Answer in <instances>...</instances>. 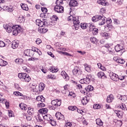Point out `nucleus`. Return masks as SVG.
<instances>
[{
    "label": "nucleus",
    "mask_w": 127,
    "mask_h": 127,
    "mask_svg": "<svg viewBox=\"0 0 127 127\" xmlns=\"http://www.w3.org/2000/svg\"><path fill=\"white\" fill-rule=\"evenodd\" d=\"M72 11H70V16L67 17V20L68 21H73V25L72 26L73 30H78V29H79V27H80L79 18L73 15V14H72Z\"/></svg>",
    "instance_id": "obj_1"
},
{
    "label": "nucleus",
    "mask_w": 127,
    "mask_h": 127,
    "mask_svg": "<svg viewBox=\"0 0 127 127\" xmlns=\"http://www.w3.org/2000/svg\"><path fill=\"white\" fill-rule=\"evenodd\" d=\"M18 77L23 82H27V83H28V82H30V80H31L29 75L26 74V73L21 72L18 73Z\"/></svg>",
    "instance_id": "obj_2"
},
{
    "label": "nucleus",
    "mask_w": 127,
    "mask_h": 127,
    "mask_svg": "<svg viewBox=\"0 0 127 127\" xmlns=\"http://www.w3.org/2000/svg\"><path fill=\"white\" fill-rule=\"evenodd\" d=\"M72 73L74 76H76V77H80V76L83 74V71L80 67L75 66L72 70Z\"/></svg>",
    "instance_id": "obj_3"
},
{
    "label": "nucleus",
    "mask_w": 127,
    "mask_h": 127,
    "mask_svg": "<svg viewBox=\"0 0 127 127\" xmlns=\"http://www.w3.org/2000/svg\"><path fill=\"white\" fill-rule=\"evenodd\" d=\"M97 19L99 25H104L106 23V18L104 15H97Z\"/></svg>",
    "instance_id": "obj_4"
},
{
    "label": "nucleus",
    "mask_w": 127,
    "mask_h": 127,
    "mask_svg": "<svg viewBox=\"0 0 127 127\" xmlns=\"http://www.w3.org/2000/svg\"><path fill=\"white\" fill-rule=\"evenodd\" d=\"M12 34L16 36L20 32L21 30V28L18 25L12 26Z\"/></svg>",
    "instance_id": "obj_5"
},
{
    "label": "nucleus",
    "mask_w": 127,
    "mask_h": 127,
    "mask_svg": "<svg viewBox=\"0 0 127 127\" xmlns=\"http://www.w3.org/2000/svg\"><path fill=\"white\" fill-rule=\"evenodd\" d=\"M61 100L60 99H55L52 100L51 102V104L52 106H54L56 109L58 108V107H60L61 106Z\"/></svg>",
    "instance_id": "obj_6"
},
{
    "label": "nucleus",
    "mask_w": 127,
    "mask_h": 127,
    "mask_svg": "<svg viewBox=\"0 0 127 127\" xmlns=\"http://www.w3.org/2000/svg\"><path fill=\"white\" fill-rule=\"evenodd\" d=\"M109 76L110 77L111 80H112L113 81H115V82H118V81L120 80V77H119V75L113 72H111L109 73Z\"/></svg>",
    "instance_id": "obj_7"
},
{
    "label": "nucleus",
    "mask_w": 127,
    "mask_h": 127,
    "mask_svg": "<svg viewBox=\"0 0 127 127\" xmlns=\"http://www.w3.org/2000/svg\"><path fill=\"white\" fill-rule=\"evenodd\" d=\"M46 22V19H43V21L41 20L37 19L36 20V24L39 26L40 27H44L45 26V22Z\"/></svg>",
    "instance_id": "obj_8"
},
{
    "label": "nucleus",
    "mask_w": 127,
    "mask_h": 127,
    "mask_svg": "<svg viewBox=\"0 0 127 127\" xmlns=\"http://www.w3.org/2000/svg\"><path fill=\"white\" fill-rule=\"evenodd\" d=\"M55 10L59 13H62L64 12V7L62 6L56 5L54 8Z\"/></svg>",
    "instance_id": "obj_9"
},
{
    "label": "nucleus",
    "mask_w": 127,
    "mask_h": 127,
    "mask_svg": "<svg viewBox=\"0 0 127 127\" xmlns=\"http://www.w3.org/2000/svg\"><path fill=\"white\" fill-rule=\"evenodd\" d=\"M124 45L123 44H118L115 47V50L116 52H120L122 51L124 49Z\"/></svg>",
    "instance_id": "obj_10"
},
{
    "label": "nucleus",
    "mask_w": 127,
    "mask_h": 127,
    "mask_svg": "<svg viewBox=\"0 0 127 127\" xmlns=\"http://www.w3.org/2000/svg\"><path fill=\"white\" fill-rule=\"evenodd\" d=\"M24 55L25 56L32 57V56L34 55V52H33L31 50H26L24 51Z\"/></svg>",
    "instance_id": "obj_11"
},
{
    "label": "nucleus",
    "mask_w": 127,
    "mask_h": 127,
    "mask_svg": "<svg viewBox=\"0 0 127 127\" xmlns=\"http://www.w3.org/2000/svg\"><path fill=\"white\" fill-rule=\"evenodd\" d=\"M4 29H6V31L8 33H10L11 31H12V26H11V24H7L3 26Z\"/></svg>",
    "instance_id": "obj_12"
},
{
    "label": "nucleus",
    "mask_w": 127,
    "mask_h": 127,
    "mask_svg": "<svg viewBox=\"0 0 127 127\" xmlns=\"http://www.w3.org/2000/svg\"><path fill=\"white\" fill-rule=\"evenodd\" d=\"M55 116L57 120H60V121H64L65 120L64 115H62L60 112H57Z\"/></svg>",
    "instance_id": "obj_13"
},
{
    "label": "nucleus",
    "mask_w": 127,
    "mask_h": 127,
    "mask_svg": "<svg viewBox=\"0 0 127 127\" xmlns=\"http://www.w3.org/2000/svg\"><path fill=\"white\" fill-rule=\"evenodd\" d=\"M19 45V41L14 40L12 42L11 47L13 49H16Z\"/></svg>",
    "instance_id": "obj_14"
},
{
    "label": "nucleus",
    "mask_w": 127,
    "mask_h": 127,
    "mask_svg": "<svg viewBox=\"0 0 127 127\" xmlns=\"http://www.w3.org/2000/svg\"><path fill=\"white\" fill-rule=\"evenodd\" d=\"M78 4V2L76 0H70L69 2L70 7H75V6H77Z\"/></svg>",
    "instance_id": "obj_15"
},
{
    "label": "nucleus",
    "mask_w": 127,
    "mask_h": 127,
    "mask_svg": "<svg viewBox=\"0 0 127 127\" xmlns=\"http://www.w3.org/2000/svg\"><path fill=\"white\" fill-rule=\"evenodd\" d=\"M3 8L8 12H12L14 10V8L12 6H4Z\"/></svg>",
    "instance_id": "obj_16"
},
{
    "label": "nucleus",
    "mask_w": 127,
    "mask_h": 127,
    "mask_svg": "<svg viewBox=\"0 0 127 127\" xmlns=\"http://www.w3.org/2000/svg\"><path fill=\"white\" fill-rule=\"evenodd\" d=\"M105 47L107 48L108 51L110 54H113L114 53V48H112L110 44H107L105 45Z\"/></svg>",
    "instance_id": "obj_17"
},
{
    "label": "nucleus",
    "mask_w": 127,
    "mask_h": 127,
    "mask_svg": "<svg viewBox=\"0 0 127 127\" xmlns=\"http://www.w3.org/2000/svg\"><path fill=\"white\" fill-rule=\"evenodd\" d=\"M61 75H62V77L65 80V81H68L69 80V75L67 74L65 71H62L61 73Z\"/></svg>",
    "instance_id": "obj_18"
},
{
    "label": "nucleus",
    "mask_w": 127,
    "mask_h": 127,
    "mask_svg": "<svg viewBox=\"0 0 127 127\" xmlns=\"http://www.w3.org/2000/svg\"><path fill=\"white\" fill-rule=\"evenodd\" d=\"M85 90L82 92L83 94L86 93V91H87V92H92V91L94 90V87L92 85H88L87 87L85 88Z\"/></svg>",
    "instance_id": "obj_19"
},
{
    "label": "nucleus",
    "mask_w": 127,
    "mask_h": 127,
    "mask_svg": "<svg viewBox=\"0 0 127 127\" xmlns=\"http://www.w3.org/2000/svg\"><path fill=\"white\" fill-rule=\"evenodd\" d=\"M101 36L105 39H109L111 37V34L109 33L104 32L101 33Z\"/></svg>",
    "instance_id": "obj_20"
},
{
    "label": "nucleus",
    "mask_w": 127,
    "mask_h": 127,
    "mask_svg": "<svg viewBox=\"0 0 127 127\" xmlns=\"http://www.w3.org/2000/svg\"><path fill=\"white\" fill-rule=\"evenodd\" d=\"M117 97L120 100H121L123 102H126L127 100V95H122L121 94H118Z\"/></svg>",
    "instance_id": "obj_21"
},
{
    "label": "nucleus",
    "mask_w": 127,
    "mask_h": 127,
    "mask_svg": "<svg viewBox=\"0 0 127 127\" xmlns=\"http://www.w3.org/2000/svg\"><path fill=\"white\" fill-rule=\"evenodd\" d=\"M97 76L98 78H101V79H107V76L105 75V73H104L103 71L98 72Z\"/></svg>",
    "instance_id": "obj_22"
},
{
    "label": "nucleus",
    "mask_w": 127,
    "mask_h": 127,
    "mask_svg": "<svg viewBox=\"0 0 127 127\" xmlns=\"http://www.w3.org/2000/svg\"><path fill=\"white\" fill-rule=\"evenodd\" d=\"M115 99V97H114V95L112 94L109 95L107 98L106 101L107 103H112L113 101H114V99Z\"/></svg>",
    "instance_id": "obj_23"
},
{
    "label": "nucleus",
    "mask_w": 127,
    "mask_h": 127,
    "mask_svg": "<svg viewBox=\"0 0 127 127\" xmlns=\"http://www.w3.org/2000/svg\"><path fill=\"white\" fill-rule=\"evenodd\" d=\"M84 84H90L91 82V76L89 75H86V78H84Z\"/></svg>",
    "instance_id": "obj_24"
},
{
    "label": "nucleus",
    "mask_w": 127,
    "mask_h": 127,
    "mask_svg": "<svg viewBox=\"0 0 127 127\" xmlns=\"http://www.w3.org/2000/svg\"><path fill=\"white\" fill-rule=\"evenodd\" d=\"M115 114L119 118V119H123V116H124V113L121 111H115Z\"/></svg>",
    "instance_id": "obj_25"
},
{
    "label": "nucleus",
    "mask_w": 127,
    "mask_h": 127,
    "mask_svg": "<svg viewBox=\"0 0 127 127\" xmlns=\"http://www.w3.org/2000/svg\"><path fill=\"white\" fill-rule=\"evenodd\" d=\"M84 69L86 72H88V73H91L92 72V70L91 69V65L85 64H84Z\"/></svg>",
    "instance_id": "obj_26"
},
{
    "label": "nucleus",
    "mask_w": 127,
    "mask_h": 127,
    "mask_svg": "<svg viewBox=\"0 0 127 127\" xmlns=\"http://www.w3.org/2000/svg\"><path fill=\"white\" fill-rule=\"evenodd\" d=\"M43 118V116H42V114H38L36 116V119L38 123H41L43 120H42V118Z\"/></svg>",
    "instance_id": "obj_27"
},
{
    "label": "nucleus",
    "mask_w": 127,
    "mask_h": 127,
    "mask_svg": "<svg viewBox=\"0 0 127 127\" xmlns=\"http://www.w3.org/2000/svg\"><path fill=\"white\" fill-rule=\"evenodd\" d=\"M31 50L33 51V52H37L39 56L42 55V53L39 50V49H37V48L33 47L32 48V50Z\"/></svg>",
    "instance_id": "obj_28"
},
{
    "label": "nucleus",
    "mask_w": 127,
    "mask_h": 127,
    "mask_svg": "<svg viewBox=\"0 0 127 127\" xmlns=\"http://www.w3.org/2000/svg\"><path fill=\"white\" fill-rule=\"evenodd\" d=\"M43 118L44 120H45V121H48V122H50L52 120L51 119H52L51 115L48 114L43 116Z\"/></svg>",
    "instance_id": "obj_29"
},
{
    "label": "nucleus",
    "mask_w": 127,
    "mask_h": 127,
    "mask_svg": "<svg viewBox=\"0 0 127 127\" xmlns=\"http://www.w3.org/2000/svg\"><path fill=\"white\" fill-rule=\"evenodd\" d=\"M19 107L22 110V111H26L27 110V105L24 103L20 104Z\"/></svg>",
    "instance_id": "obj_30"
},
{
    "label": "nucleus",
    "mask_w": 127,
    "mask_h": 127,
    "mask_svg": "<svg viewBox=\"0 0 127 127\" xmlns=\"http://www.w3.org/2000/svg\"><path fill=\"white\" fill-rule=\"evenodd\" d=\"M36 100L38 102H45V98L43 97V96H38L36 97Z\"/></svg>",
    "instance_id": "obj_31"
},
{
    "label": "nucleus",
    "mask_w": 127,
    "mask_h": 127,
    "mask_svg": "<svg viewBox=\"0 0 127 127\" xmlns=\"http://www.w3.org/2000/svg\"><path fill=\"white\" fill-rule=\"evenodd\" d=\"M38 31L40 33H46L47 31H48V29L47 28H41L39 27Z\"/></svg>",
    "instance_id": "obj_32"
},
{
    "label": "nucleus",
    "mask_w": 127,
    "mask_h": 127,
    "mask_svg": "<svg viewBox=\"0 0 127 127\" xmlns=\"http://www.w3.org/2000/svg\"><path fill=\"white\" fill-rule=\"evenodd\" d=\"M48 112V109H47V108H42L39 110V113H40V114H41V115H42V114H47Z\"/></svg>",
    "instance_id": "obj_33"
},
{
    "label": "nucleus",
    "mask_w": 127,
    "mask_h": 127,
    "mask_svg": "<svg viewBox=\"0 0 127 127\" xmlns=\"http://www.w3.org/2000/svg\"><path fill=\"white\" fill-rule=\"evenodd\" d=\"M45 88V85L43 82H41L39 84V88L40 92H42L43 90H44V88Z\"/></svg>",
    "instance_id": "obj_34"
},
{
    "label": "nucleus",
    "mask_w": 127,
    "mask_h": 127,
    "mask_svg": "<svg viewBox=\"0 0 127 127\" xmlns=\"http://www.w3.org/2000/svg\"><path fill=\"white\" fill-rule=\"evenodd\" d=\"M13 94L15 95V96H20V97H22V99H24L25 98V96H24L22 93H21L19 91H14L13 92Z\"/></svg>",
    "instance_id": "obj_35"
},
{
    "label": "nucleus",
    "mask_w": 127,
    "mask_h": 127,
    "mask_svg": "<svg viewBox=\"0 0 127 127\" xmlns=\"http://www.w3.org/2000/svg\"><path fill=\"white\" fill-rule=\"evenodd\" d=\"M50 72H52V73H56L58 72V69L55 67V66H50Z\"/></svg>",
    "instance_id": "obj_36"
},
{
    "label": "nucleus",
    "mask_w": 127,
    "mask_h": 127,
    "mask_svg": "<svg viewBox=\"0 0 127 127\" xmlns=\"http://www.w3.org/2000/svg\"><path fill=\"white\" fill-rule=\"evenodd\" d=\"M88 102L89 100H88L87 97H83V99L81 100V103L82 105H87Z\"/></svg>",
    "instance_id": "obj_37"
},
{
    "label": "nucleus",
    "mask_w": 127,
    "mask_h": 127,
    "mask_svg": "<svg viewBox=\"0 0 127 127\" xmlns=\"http://www.w3.org/2000/svg\"><path fill=\"white\" fill-rule=\"evenodd\" d=\"M7 65V63L6 61H3L2 59H0V66L2 67H4Z\"/></svg>",
    "instance_id": "obj_38"
},
{
    "label": "nucleus",
    "mask_w": 127,
    "mask_h": 127,
    "mask_svg": "<svg viewBox=\"0 0 127 127\" xmlns=\"http://www.w3.org/2000/svg\"><path fill=\"white\" fill-rule=\"evenodd\" d=\"M15 62L17 63V64H20L21 65L22 64H23V59H16L15 60Z\"/></svg>",
    "instance_id": "obj_39"
},
{
    "label": "nucleus",
    "mask_w": 127,
    "mask_h": 127,
    "mask_svg": "<svg viewBox=\"0 0 127 127\" xmlns=\"http://www.w3.org/2000/svg\"><path fill=\"white\" fill-rule=\"evenodd\" d=\"M24 20H25V19L24 18V17L23 16H20L18 18V21L20 23H22V22H24Z\"/></svg>",
    "instance_id": "obj_40"
},
{
    "label": "nucleus",
    "mask_w": 127,
    "mask_h": 127,
    "mask_svg": "<svg viewBox=\"0 0 127 127\" xmlns=\"http://www.w3.org/2000/svg\"><path fill=\"white\" fill-rule=\"evenodd\" d=\"M88 24L86 23H81L80 26L82 29H86V28H88Z\"/></svg>",
    "instance_id": "obj_41"
},
{
    "label": "nucleus",
    "mask_w": 127,
    "mask_h": 127,
    "mask_svg": "<svg viewBox=\"0 0 127 127\" xmlns=\"http://www.w3.org/2000/svg\"><path fill=\"white\" fill-rule=\"evenodd\" d=\"M90 41L92 43H93V44H95L98 43V40L97 39V38L94 37H91L90 38Z\"/></svg>",
    "instance_id": "obj_42"
},
{
    "label": "nucleus",
    "mask_w": 127,
    "mask_h": 127,
    "mask_svg": "<svg viewBox=\"0 0 127 127\" xmlns=\"http://www.w3.org/2000/svg\"><path fill=\"white\" fill-rule=\"evenodd\" d=\"M96 122L98 126H103V125H104V123H103L102 120L100 119H97L96 120Z\"/></svg>",
    "instance_id": "obj_43"
},
{
    "label": "nucleus",
    "mask_w": 127,
    "mask_h": 127,
    "mask_svg": "<svg viewBox=\"0 0 127 127\" xmlns=\"http://www.w3.org/2000/svg\"><path fill=\"white\" fill-rule=\"evenodd\" d=\"M21 8L23 9V10H28L29 8H28V6L26 4H22L21 5Z\"/></svg>",
    "instance_id": "obj_44"
},
{
    "label": "nucleus",
    "mask_w": 127,
    "mask_h": 127,
    "mask_svg": "<svg viewBox=\"0 0 127 127\" xmlns=\"http://www.w3.org/2000/svg\"><path fill=\"white\" fill-rule=\"evenodd\" d=\"M97 2L99 4H101V5H107L106 1L104 0H98Z\"/></svg>",
    "instance_id": "obj_45"
},
{
    "label": "nucleus",
    "mask_w": 127,
    "mask_h": 127,
    "mask_svg": "<svg viewBox=\"0 0 127 127\" xmlns=\"http://www.w3.org/2000/svg\"><path fill=\"white\" fill-rule=\"evenodd\" d=\"M87 27H88L89 31H92L96 27L92 24H88Z\"/></svg>",
    "instance_id": "obj_46"
},
{
    "label": "nucleus",
    "mask_w": 127,
    "mask_h": 127,
    "mask_svg": "<svg viewBox=\"0 0 127 127\" xmlns=\"http://www.w3.org/2000/svg\"><path fill=\"white\" fill-rule=\"evenodd\" d=\"M68 109L69 111H77V110H78V108H77V107L73 106H69Z\"/></svg>",
    "instance_id": "obj_47"
},
{
    "label": "nucleus",
    "mask_w": 127,
    "mask_h": 127,
    "mask_svg": "<svg viewBox=\"0 0 127 127\" xmlns=\"http://www.w3.org/2000/svg\"><path fill=\"white\" fill-rule=\"evenodd\" d=\"M56 3L57 5L61 6L64 4L63 0H57Z\"/></svg>",
    "instance_id": "obj_48"
},
{
    "label": "nucleus",
    "mask_w": 127,
    "mask_h": 127,
    "mask_svg": "<svg viewBox=\"0 0 127 127\" xmlns=\"http://www.w3.org/2000/svg\"><path fill=\"white\" fill-rule=\"evenodd\" d=\"M27 113L28 114H29V115H32V114L34 113V111H33V108L29 107L28 108Z\"/></svg>",
    "instance_id": "obj_49"
},
{
    "label": "nucleus",
    "mask_w": 127,
    "mask_h": 127,
    "mask_svg": "<svg viewBox=\"0 0 127 127\" xmlns=\"http://www.w3.org/2000/svg\"><path fill=\"white\" fill-rule=\"evenodd\" d=\"M44 102H39L37 104L38 108H43V107H45V104L43 103Z\"/></svg>",
    "instance_id": "obj_50"
},
{
    "label": "nucleus",
    "mask_w": 127,
    "mask_h": 127,
    "mask_svg": "<svg viewBox=\"0 0 127 127\" xmlns=\"http://www.w3.org/2000/svg\"><path fill=\"white\" fill-rule=\"evenodd\" d=\"M91 31L92 32L93 35H97L98 34V28H96V27Z\"/></svg>",
    "instance_id": "obj_51"
},
{
    "label": "nucleus",
    "mask_w": 127,
    "mask_h": 127,
    "mask_svg": "<svg viewBox=\"0 0 127 127\" xmlns=\"http://www.w3.org/2000/svg\"><path fill=\"white\" fill-rule=\"evenodd\" d=\"M22 69L24 72H26L27 73H30V69L29 68H27L26 66H23Z\"/></svg>",
    "instance_id": "obj_52"
},
{
    "label": "nucleus",
    "mask_w": 127,
    "mask_h": 127,
    "mask_svg": "<svg viewBox=\"0 0 127 127\" xmlns=\"http://www.w3.org/2000/svg\"><path fill=\"white\" fill-rule=\"evenodd\" d=\"M67 96H70V97H72V98H75V97H76V95L75 93H74V92L69 91V93L67 94Z\"/></svg>",
    "instance_id": "obj_53"
},
{
    "label": "nucleus",
    "mask_w": 127,
    "mask_h": 127,
    "mask_svg": "<svg viewBox=\"0 0 127 127\" xmlns=\"http://www.w3.org/2000/svg\"><path fill=\"white\" fill-rule=\"evenodd\" d=\"M38 60H39V58H30L28 59V61H38Z\"/></svg>",
    "instance_id": "obj_54"
},
{
    "label": "nucleus",
    "mask_w": 127,
    "mask_h": 127,
    "mask_svg": "<svg viewBox=\"0 0 127 127\" xmlns=\"http://www.w3.org/2000/svg\"><path fill=\"white\" fill-rule=\"evenodd\" d=\"M93 109L95 110L101 109V105H100V104H94L93 105Z\"/></svg>",
    "instance_id": "obj_55"
},
{
    "label": "nucleus",
    "mask_w": 127,
    "mask_h": 127,
    "mask_svg": "<svg viewBox=\"0 0 127 127\" xmlns=\"http://www.w3.org/2000/svg\"><path fill=\"white\" fill-rule=\"evenodd\" d=\"M60 53H62V54H63L64 55H65V56H70V57H72V55L67 53V52H62V51H61L60 52Z\"/></svg>",
    "instance_id": "obj_56"
},
{
    "label": "nucleus",
    "mask_w": 127,
    "mask_h": 127,
    "mask_svg": "<svg viewBox=\"0 0 127 127\" xmlns=\"http://www.w3.org/2000/svg\"><path fill=\"white\" fill-rule=\"evenodd\" d=\"M114 24H116L117 25L121 24V21H120L118 19H114Z\"/></svg>",
    "instance_id": "obj_57"
},
{
    "label": "nucleus",
    "mask_w": 127,
    "mask_h": 127,
    "mask_svg": "<svg viewBox=\"0 0 127 127\" xmlns=\"http://www.w3.org/2000/svg\"><path fill=\"white\" fill-rule=\"evenodd\" d=\"M8 116L9 117V118H12V117H13L14 116L13 112H12L11 110H8Z\"/></svg>",
    "instance_id": "obj_58"
},
{
    "label": "nucleus",
    "mask_w": 127,
    "mask_h": 127,
    "mask_svg": "<svg viewBox=\"0 0 127 127\" xmlns=\"http://www.w3.org/2000/svg\"><path fill=\"white\" fill-rule=\"evenodd\" d=\"M117 62H118V63H120V64H124L125 63V60L121 59H119L117 60Z\"/></svg>",
    "instance_id": "obj_59"
},
{
    "label": "nucleus",
    "mask_w": 127,
    "mask_h": 127,
    "mask_svg": "<svg viewBox=\"0 0 127 127\" xmlns=\"http://www.w3.org/2000/svg\"><path fill=\"white\" fill-rule=\"evenodd\" d=\"M41 10L44 13H46V12L48 11V10H47V8L44 7H41Z\"/></svg>",
    "instance_id": "obj_60"
},
{
    "label": "nucleus",
    "mask_w": 127,
    "mask_h": 127,
    "mask_svg": "<svg viewBox=\"0 0 127 127\" xmlns=\"http://www.w3.org/2000/svg\"><path fill=\"white\" fill-rule=\"evenodd\" d=\"M106 20L107 24H111L112 23V19L110 18L107 19L106 18Z\"/></svg>",
    "instance_id": "obj_61"
},
{
    "label": "nucleus",
    "mask_w": 127,
    "mask_h": 127,
    "mask_svg": "<svg viewBox=\"0 0 127 127\" xmlns=\"http://www.w3.org/2000/svg\"><path fill=\"white\" fill-rule=\"evenodd\" d=\"M63 94H64L65 96H67V94H69V90H65L64 89L62 91Z\"/></svg>",
    "instance_id": "obj_62"
},
{
    "label": "nucleus",
    "mask_w": 127,
    "mask_h": 127,
    "mask_svg": "<svg viewBox=\"0 0 127 127\" xmlns=\"http://www.w3.org/2000/svg\"><path fill=\"white\" fill-rule=\"evenodd\" d=\"M6 45V44L4 43L3 41H0V47H4Z\"/></svg>",
    "instance_id": "obj_63"
},
{
    "label": "nucleus",
    "mask_w": 127,
    "mask_h": 127,
    "mask_svg": "<svg viewBox=\"0 0 127 127\" xmlns=\"http://www.w3.org/2000/svg\"><path fill=\"white\" fill-rule=\"evenodd\" d=\"M92 21H93V22H97V15L95 16H94L92 18Z\"/></svg>",
    "instance_id": "obj_64"
}]
</instances>
